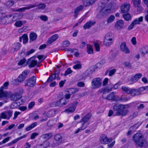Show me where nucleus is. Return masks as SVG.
Instances as JSON below:
<instances>
[{
	"label": "nucleus",
	"mask_w": 148,
	"mask_h": 148,
	"mask_svg": "<svg viewBox=\"0 0 148 148\" xmlns=\"http://www.w3.org/2000/svg\"><path fill=\"white\" fill-rule=\"evenodd\" d=\"M129 106L127 105L115 104L113 106V109L114 111H116V115L117 116H122L126 115L129 112V110L126 108H129Z\"/></svg>",
	"instance_id": "f257e3e1"
},
{
	"label": "nucleus",
	"mask_w": 148,
	"mask_h": 148,
	"mask_svg": "<svg viewBox=\"0 0 148 148\" xmlns=\"http://www.w3.org/2000/svg\"><path fill=\"white\" fill-rule=\"evenodd\" d=\"M133 140L140 148L147 146L148 143L147 140L143 139L141 134L138 133L133 136Z\"/></svg>",
	"instance_id": "f03ea898"
},
{
	"label": "nucleus",
	"mask_w": 148,
	"mask_h": 148,
	"mask_svg": "<svg viewBox=\"0 0 148 148\" xmlns=\"http://www.w3.org/2000/svg\"><path fill=\"white\" fill-rule=\"evenodd\" d=\"M16 92L11 93L10 95V99L11 101H16L21 98V94L23 92V90L21 88H17L15 90Z\"/></svg>",
	"instance_id": "7ed1b4c3"
},
{
	"label": "nucleus",
	"mask_w": 148,
	"mask_h": 148,
	"mask_svg": "<svg viewBox=\"0 0 148 148\" xmlns=\"http://www.w3.org/2000/svg\"><path fill=\"white\" fill-rule=\"evenodd\" d=\"M36 78L33 76L25 81V86L29 87H33L36 85Z\"/></svg>",
	"instance_id": "20e7f679"
},
{
	"label": "nucleus",
	"mask_w": 148,
	"mask_h": 148,
	"mask_svg": "<svg viewBox=\"0 0 148 148\" xmlns=\"http://www.w3.org/2000/svg\"><path fill=\"white\" fill-rule=\"evenodd\" d=\"M101 79L100 78H94L91 82L92 88L95 89L99 88L101 86Z\"/></svg>",
	"instance_id": "39448f33"
},
{
	"label": "nucleus",
	"mask_w": 148,
	"mask_h": 148,
	"mask_svg": "<svg viewBox=\"0 0 148 148\" xmlns=\"http://www.w3.org/2000/svg\"><path fill=\"white\" fill-rule=\"evenodd\" d=\"M29 73V71L27 70H25L19 75L17 79V81L19 82L22 83L26 78L27 74Z\"/></svg>",
	"instance_id": "423d86ee"
},
{
	"label": "nucleus",
	"mask_w": 148,
	"mask_h": 148,
	"mask_svg": "<svg viewBox=\"0 0 148 148\" xmlns=\"http://www.w3.org/2000/svg\"><path fill=\"white\" fill-rule=\"evenodd\" d=\"M12 113L13 111L10 110L3 112L1 114V118L9 119L12 116Z\"/></svg>",
	"instance_id": "0eeeda50"
},
{
	"label": "nucleus",
	"mask_w": 148,
	"mask_h": 148,
	"mask_svg": "<svg viewBox=\"0 0 148 148\" xmlns=\"http://www.w3.org/2000/svg\"><path fill=\"white\" fill-rule=\"evenodd\" d=\"M18 16L17 14L10 15L9 16H6V24L15 22L17 20V17Z\"/></svg>",
	"instance_id": "6e6552de"
},
{
	"label": "nucleus",
	"mask_w": 148,
	"mask_h": 148,
	"mask_svg": "<svg viewBox=\"0 0 148 148\" xmlns=\"http://www.w3.org/2000/svg\"><path fill=\"white\" fill-rule=\"evenodd\" d=\"M35 58V57L34 56L28 60L27 63L29 68L33 67L37 64V61L34 60Z\"/></svg>",
	"instance_id": "1a4fd4ad"
},
{
	"label": "nucleus",
	"mask_w": 148,
	"mask_h": 148,
	"mask_svg": "<svg viewBox=\"0 0 148 148\" xmlns=\"http://www.w3.org/2000/svg\"><path fill=\"white\" fill-rule=\"evenodd\" d=\"M120 49L122 52L126 54H129L130 52V50L126 46L125 42H123L121 44Z\"/></svg>",
	"instance_id": "9d476101"
},
{
	"label": "nucleus",
	"mask_w": 148,
	"mask_h": 148,
	"mask_svg": "<svg viewBox=\"0 0 148 148\" xmlns=\"http://www.w3.org/2000/svg\"><path fill=\"white\" fill-rule=\"evenodd\" d=\"M100 138V142L103 144H108L111 142L112 140V138H108L107 136L105 134L102 135Z\"/></svg>",
	"instance_id": "9b49d317"
},
{
	"label": "nucleus",
	"mask_w": 148,
	"mask_h": 148,
	"mask_svg": "<svg viewBox=\"0 0 148 148\" xmlns=\"http://www.w3.org/2000/svg\"><path fill=\"white\" fill-rule=\"evenodd\" d=\"M110 11V10L109 9H107L105 8H103L101 10L99 13L97 14V18H101L103 16L108 14Z\"/></svg>",
	"instance_id": "f8f14e48"
},
{
	"label": "nucleus",
	"mask_w": 148,
	"mask_h": 148,
	"mask_svg": "<svg viewBox=\"0 0 148 148\" xmlns=\"http://www.w3.org/2000/svg\"><path fill=\"white\" fill-rule=\"evenodd\" d=\"M113 86V85L112 84H110L107 87L102 89V92H103L102 97L103 98H105L106 94L108 93L111 91Z\"/></svg>",
	"instance_id": "ddd939ff"
},
{
	"label": "nucleus",
	"mask_w": 148,
	"mask_h": 148,
	"mask_svg": "<svg viewBox=\"0 0 148 148\" xmlns=\"http://www.w3.org/2000/svg\"><path fill=\"white\" fill-rule=\"evenodd\" d=\"M121 13H125L128 12L130 9V5L127 3H125L122 5L121 6Z\"/></svg>",
	"instance_id": "4468645a"
},
{
	"label": "nucleus",
	"mask_w": 148,
	"mask_h": 148,
	"mask_svg": "<svg viewBox=\"0 0 148 148\" xmlns=\"http://www.w3.org/2000/svg\"><path fill=\"white\" fill-rule=\"evenodd\" d=\"M142 76V74L140 73H137L134 76H132L130 79L132 84H133L137 81Z\"/></svg>",
	"instance_id": "2eb2a0df"
},
{
	"label": "nucleus",
	"mask_w": 148,
	"mask_h": 148,
	"mask_svg": "<svg viewBox=\"0 0 148 148\" xmlns=\"http://www.w3.org/2000/svg\"><path fill=\"white\" fill-rule=\"evenodd\" d=\"M68 102V101H67L65 99L62 98L57 101L56 104L58 106L62 107L66 105Z\"/></svg>",
	"instance_id": "dca6fc26"
},
{
	"label": "nucleus",
	"mask_w": 148,
	"mask_h": 148,
	"mask_svg": "<svg viewBox=\"0 0 148 148\" xmlns=\"http://www.w3.org/2000/svg\"><path fill=\"white\" fill-rule=\"evenodd\" d=\"M140 90L141 89L140 88L138 89H136L134 88L131 89L130 95L133 97L136 95H140L142 92Z\"/></svg>",
	"instance_id": "f3484780"
},
{
	"label": "nucleus",
	"mask_w": 148,
	"mask_h": 148,
	"mask_svg": "<svg viewBox=\"0 0 148 148\" xmlns=\"http://www.w3.org/2000/svg\"><path fill=\"white\" fill-rule=\"evenodd\" d=\"M97 0H83V5L85 7L89 6L94 4Z\"/></svg>",
	"instance_id": "a211bd4d"
},
{
	"label": "nucleus",
	"mask_w": 148,
	"mask_h": 148,
	"mask_svg": "<svg viewBox=\"0 0 148 148\" xmlns=\"http://www.w3.org/2000/svg\"><path fill=\"white\" fill-rule=\"evenodd\" d=\"M58 37V35L57 34H55L49 38L48 40L47 45H49L51 44L53 42L55 41Z\"/></svg>",
	"instance_id": "6ab92c4d"
},
{
	"label": "nucleus",
	"mask_w": 148,
	"mask_h": 148,
	"mask_svg": "<svg viewBox=\"0 0 148 148\" xmlns=\"http://www.w3.org/2000/svg\"><path fill=\"white\" fill-rule=\"evenodd\" d=\"M58 112V109H53L48 111L46 114V116L48 117H51L54 115Z\"/></svg>",
	"instance_id": "aec40b11"
},
{
	"label": "nucleus",
	"mask_w": 148,
	"mask_h": 148,
	"mask_svg": "<svg viewBox=\"0 0 148 148\" xmlns=\"http://www.w3.org/2000/svg\"><path fill=\"white\" fill-rule=\"evenodd\" d=\"M123 21L120 20L116 22L115 24V27L117 29H119L123 27Z\"/></svg>",
	"instance_id": "412c9836"
},
{
	"label": "nucleus",
	"mask_w": 148,
	"mask_h": 148,
	"mask_svg": "<svg viewBox=\"0 0 148 148\" xmlns=\"http://www.w3.org/2000/svg\"><path fill=\"white\" fill-rule=\"evenodd\" d=\"M113 38H114L112 34L110 33H108L105 36L104 39L105 40V42H106L108 43V42L107 41L108 40L113 41Z\"/></svg>",
	"instance_id": "4be33fe9"
},
{
	"label": "nucleus",
	"mask_w": 148,
	"mask_h": 148,
	"mask_svg": "<svg viewBox=\"0 0 148 148\" xmlns=\"http://www.w3.org/2000/svg\"><path fill=\"white\" fill-rule=\"evenodd\" d=\"M53 136V134L51 133L45 134H42L41 137L45 141H47L50 139Z\"/></svg>",
	"instance_id": "5701e85b"
},
{
	"label": "nucleus",
	"mask_w": 148,
	"mask_h": 148,
	"mask_svg": "<svg viewBox=\"0 0 148 148\" xmlns=\"http://www.w3.org/2000/svg\"><path fill=\"white\" fill-rule=\"evenodd\" d=\"M95 68L94 67H90L84 73V74L86 76L91 75L95 71Z\"/></svg>",
	"instance_id": "b1692460"
},
{
	"label": "nucleus",
	"mask_w": 148,
	"mask_h": 148,
	"mask_svg": "<svg viewBox=\"0 0 148 148\" xmlns=\"http://www.w3.org/2000/svg\"><path fill=\"white\" fill-rule=\"evenodd\" d=\"M95 23V22H92L91 21L88 22L83 26V28L84 29H88L92 25H94Z\"/></svg>",
	"instance_id": "393cba45"
},
{
	"label": "nucleus",
	"mask_w": 148,
	"mask_h": 148,
	"mask_svg": "<svg viewBox=\"0 0 148 148\" xmlns=\"http://www.w3.org/2000/svg\"><path fill=\"white\" fill-rule=\"evenodd\" d=\"M76 108L75 106H72L71 105L68 108L65 110L64 112H66L67 113L73 112L75 110Z\"/></svg>",
	"instance_id": "a878e982"
},
{
	"label": "nucleus",
	"mask_w": 148,
	"mask_h": 148,
	"mask_svg": "<svg viewBox=\"0 0 148 148\" xmlns=\"http://www.w3.org/2000/svg\"><path fill=\"white\" fill-rule=\"evenodd\" d=\"M83 8V6L80 5L77 7L75 9L74 11V16L75 18H76L77 17L79 12L82 10Z\"/></svg>",
	"instance_id": "bb28decb"
},
{
	"label": "nucleus",
	"mask_w": 148,
	"mask_h": 148,
	"mask_svg": "<svg viewBox=\"0 0 148 148\" xmlns=\"http://www.w3.org/2000/svg\"><path fill=\"white\" fill-rule=\"evenodd\" d=\"M35 7L34 5H29L27 7L19 8L15 10V11L18 12H22L25 11L26 10H29L31 8Z\"/></svg>",
	"instance_id": "cd10ccee"
},
{
	"label": "nucleus",
	"mask_w": 148,
	"mask_h": 148,
	"mask_svg": "<svg viewBox=\"0 0 148 148\" xmlns=\"http://www.w3.org/2000/svg\"><path fill=\"white\" fill-rule=\"evenodd\" d=\"M79 91V89L77 88H75L68 89L66 91V92H69L71 95Z\"/></svg>",
	"instance_id": "c85d7f7f"
},
{
	"label": "nucleus",
	"mask_w": 148,
	"mask_h": 148,
	"mask_svg": "<svg viewBox=\"0 0 148 148\" xmlns=\"http://www.w3.org/2000/svg\"><path fill=\"white\" fill-rule=\"evenodd\" d=\"M140 52L143 56L148 53V46L142 47L140 49Z\"/></svg>",
	"instance_id": "c756f323"
},
{
	"label": "nucleus",
	"mask_w": 148,
	"mask_h": 148,
	"mask_svg": "<svg viewBox=\"0 0 148 148\" xmlns=\"http://www.w3.org/2000/svg\"><path fill=\"white\" fill-rule=\"evenodd\" d=\"M91 116V115L90 113H88L86 116H84L80 122H82L86 123L89 120Z\"/></svg>",
	"instance_id": "7c9ffc66"
},
{
	"label": "nucleus",
	"mask_w": 148,
	"mask_h": 148,
	"mask_svg": "<svg viewBox=\"0 0 148 148\" xmlns=\"http://www.w3.org/2000/svg\"><path fill=\"white\" fill-rule=\"evenodd\" d=\"M14 1H13L8 0L4 3V5L7 7L10 8L14 4Z\"/></svg>",
	"instance_id": "2f4dec72"
},
{
	"label": "nucleus",
	"mask_w": 148,
	"mask_h": 148,
	"mask_svg": "<svg viewBox=\"0 0 148 148\" xmlns=\"http://www.w3.org/2000/svg\"><path fill=\"white\" fill-rule=\"evenodd\" d=\"M37 35L34 32H32L29 35V38L30 41H33L37 38Z\"/></svg>",
	"instance_id": "473e14b6"
},
{
	"label": "nucleus",
	"mask_w": 148,
	"mask_h": 148,
	"mask_svg": "<svg viewBox=\"0 0 148 148\" xmlns=\"http://www.w3.org/2000/svg\"><path fill=\"white\" fill-rule=\"evenodd\" d=\"M15 47L14 48L12 49V51L14 52L15 51H16L19 50L21 47V44L18 42H17L14 44Z\"/></svg>",
	"instance_id": "72a5a7b5"
},
{
	"label": "nucleus",
	"mask_w": 148,
	"mask_h": 148,
	"mask_svg": "<svg viewBox=\"0 0 148 148\" xmlns=\"http://www.w3.org/2000/svg\"><path fill=\"white\" fill-rule=\"evenodd\" d=\"M8 95V93L6 91H4V92L0 94V101L1 100V98L3 99H6Z\"/></svg>",
	"instance_id": "f704fd0d"
},
{
	"label": "nucleus",
	"mask_w": 148,
	"mask_h": 148,
	"mask_svg": "<svg viewBox=\"0 0 148 148\" xmlns=\"http://www.w3.org/2000/svg\"><path fill=\"white\" fill-rule=\"evenodd\" d=\"M143 20V17L140 16L138 18L135 19L132 22L134 23V25L140 24V22H142Z\"/></svg>",
	"instance_id": "c9c22d12"
},
{
	"label": "nucleus",
	"mask_w": 148,
	"mask_h": 148,
	"mask_svg": "<svg viewBox=\"0 0 148 148\" xmlns=\"http://www.w3.org/2000/svg\"><path fill=\"white\" fill-rule=\"evenodd\" d=\"M114 95L113 94V92L110 93L106 97L105 96V98H104L108 100H114Z\"/></svg>",
	"instance_id": "e433bc0d"
},
{
	"label": "nucleus",
	"mask_w": 148,
	"mask_h": 148,
	"mask_svg": "<svg viewBox=\"0 0 148 148\" xmlns=\"http://www.w3.org/2000/svg\"><path fill=\"white\" fill-rule=\"evenodd\" d=\"M87 52L88 54L93 53V49L91 46L90 45H87Z\"/></svg>",
	"instance_id": "4c0bfd02"
},
{
	"label": "nucleus",
	"mask_w": 148,
	"mask_h": 148,
	"mask_svg": "<svg viewBox=\"0 0 148 148\" xmlns=\"http://www.w3.org/2000/svg\"><path fill=\"white\" fill-rule=\"evenodd\" d=\"M37 125V123L36 122H34L30 125L27 127L25 130L27 131H29L30 130L32 129L34 127H35Z\"/></svg>",
	"instance_id": "58836bf2"
},
{
	"label": "nucleus",
	"mask_w": 148,
	"mask_h": 148,
	"mask_svg": "<svg viewBox=\"0 0 148 148\" xmlns=\"http://www.w3.org/2000/svg\"><path fill=\"white\" fill-rule=\"evenodd\" d=\"M123 91L125 92L126 93L128 94H130L131 92V89H130L128 87L125 86H122L121 88Z\"/></svg>",
	"instance_id": "ea45409f"
},
{
	"label": "nucleus",
	"mask_w": 148,
	"mask_h": 148,
	"mask_svg": "<svg viewBox=\"0 0 148 148\" xmlns=\"http://www.w3.org/2000/svg\"><path fill=\"white\" fill-rule=\"evenodd\" d=\"M56 123V121L54 120H51L49 121L47 123V125L48 127H51L53 126Z\"/></svg>",
	"instance_id": "a19ab883"
},
{
	"label": "nucleus",
	"mask_w": 148,
	"mask_h": 148,
	"mask_svg": "<svg viewBox=\"0 0 148 148\" xmlns=\"http://www.w3.org/2000/svg\"><path fill=\"white\" fill-rule=\"evenodd\" d=\"M56 75L55 73L53 75L50 76L47 81V82H49L54 80L56 78Z\"/></svg>",
	"instance_id": "79ce46f5"
},
{
	"label": "nucleus",
	"mask_w": 148,
	"mask_h": 148,
	"mask_svg": "<svg viewBox=\"0 0 148 148\" xmlns=\"http://www.w3.org/2000/svg\"><path fill=\"white\" fill-rule=\"evenodd\" d=\"M22 37L23 38V44L26 43L28 40V37L27 35L26 34H24L22 35Z\"/></svg>",
	"instance_id": "37998d69"
},
{
	"label": "nucleus",
	"mask_w": 148,
	"mask_h": 148,
	"mask_svg": "<svg viewBox=\"0 0 148 148\" xmlns=\"http://www.w3.org/2000/svg\"><path fill=\"white\" fill-rule=\"evenodd\" d=\"M27 134H25L22 136L16 138L12 141V143H13V144L15 143H16L18 141L21 140V139L23 138H25L26 137H27Z\"/></svg>",
	"instance_id": "c03bdc74"
},
{
	"label": "nucleus",
	"mask_w": 148,
	"mask_h": 148,
	"mask_svg": "<svg viewBox=\"0 0 148 148\" xmlns=\"http://www.w3.org/2000/svg\"><path fill=\"white\" fill-rule=\"evenodd\" d=\"M6 16L3 17H0V24H6Z\"/></svg>",
	"instance_id": "a18cd8bd"
},
{
	"label": "nucleus",
	"mask_w": 148,
	"mask_h": 148,
	"mask_svg": "<svg viewBox=\"0 0 148 148\" xmlns=\"http://www.w3.org/2000/svg\"><path fill=\"white\" fill-rule=\"evenodd\" d=\"M21 105L19 102H18V104L17 102H14L12 103V105H11L10 107L12 108H15L17 107L18 106H19Z\"/></svg>",
	"instance_id": "49530a36"
},
{
	"label": "nucleus",
	"mask_w": 148,
	"mask_h": 148,
	"mask_svg": "<svg viewBox=\"0 0 148 148\" xmlns=\"http://www.w3.org/2000/svg\"><path fill=\"white\" fill-rule=\"evenodd\" d=\"M133 4L135 7H138L140 4V0H132Z\"/></svg>",
	"instance_id": "de8ad7c7"
},
{
	"label": "nucleus",
	"mask_w": 148,
	"mask_h": 148,
	"mask_svg": "<svg viewBox=\"0 0 148 148\" xmlns=\"http://www.w3.org/2000/svg\"><path fill=\"white\" fill-rule=\"evenodd\" d=\"M129 98L127 99L126 97L125 98L123 96L121 97L120 98H119L116 101H128Z\"/></svg>",
	"instance_id": "09e8293b"
},
{
	"label": "nucleus",
	"mask_w": 148,
	"mask_h": 148,
	"mask_svg": "<svg viewBox=\"0 0 148 148\" xmlns=\"http://www.w3.org/2000/svg\"><path fill=\"white\" fill-rule=\"evenodd\" d=\"M62 139V137L59 134H56L54 137L55 140L57 141H60Z\"/></svg>",
	"instance_id": "8fccbe9b"
},
{
	"label": "nucleus",
	"mask_w": 148,
	"mask_h": 148,
	"mask_svg": "<svg viewBox=\"0 0 148 148\" xmlns=\"http://www.w3.org/2000/svg\"><path fill=\"white\" fill-rule=\"evenodd\" d=\"M82 68V65L79 62L77 64L73 66V68L75 69H81Z\"/></svg>",
	"instance_id": "3c124183"
},
{
	"label": "nucleus",
	"mask_w": 148,
	"mask_h": 148,
	"mask_svg": "<svg viewBox=\"0 0 148 148\" xmlns=\"http://www.w3.org/2000/svg\"><path fill=\"white\" fill-rule=\"evenodd\" d=\"M138 112H134L129 117L130 119H132L136 117L138 114Z\"/></svg>",
	"instance_id": "603ef678"
},
{
	"label": "nucleus",
	"mask_w": 148,
	"mask_h": 148,
	"mask_svg": "<svg viewBox=\"0 0 148 148\" xmlns=\"http://www.w3.org/2000/svg\"><path fill=\"white\" fill-rule=\"evenodd\" d=\"M123 16L124 19L126 21L129 20L131 18V16L129 13H127L126 14H124Z\"/></svg>",
	"instance_id": "864d4df0"
},
{
	"label": "nucleus",
	"mask_w": 148,
	"mask_h": 148,
	"mask_svg": "<svg viewBox=\"0 0 148 148\" xmlns=\"http://www.w3.org/2000/svg\"><path fill=\"white\" fill-rule=\"evenodd\" d=\"M94 45L96 51H100V45L97 42H95L94 43Z\"/></svg>",
	"instance_id": "5fc2aeb1"
},
{
	"label": "nucleus",
	"mask_w": 148,
	"mask_h": 148,
	"mask_svg": "<svg viewBox=\"0 0 148 148\" xmlns=\"http://www.w3.org/2000/svg\"><path fill=\"white\" fill-rule=\"evenodd\" d=\"M70 44L68 40H66L64 41L62 45L63 47H66L69 46Z\"/></svg>",
	"instance_id": "6e6d98bb"
},
{
	"label": "nucleus",
	"mask_w": 148,
	"mask_h": 148,
	"mask_svg": "<svg viewBox=\"0 0 148 148\" xmlns=\"http://www.w3.org/2000/svg\"><path fill=\"white\" fill-rule=\"evenodd\" d=\"M123 64L125 65V66L127 67L128 68H130L132 67V66L130 64V63L129 62H125Z\"/></svg>",
	"instance_id": "4d7b16f0"
},
{
	"label": "nucleus",
	"mask_w": 148,
	"mask_h": 148,
	"mask_svg": "<svg viewBox=\"0 0 148 148\" xmlns=\"http://www.w3.org/2000/svg\"><path fill=\"white\" fill-rule=\"evenodd\" d=\"M23 24V22L21 21H18L15 23V25L17 27H20Z\"/></svg>",
	"instance_id": "13d9d810"
},
{
	"label": "nucleus",
	"mask_w": 148,
	"mask_h": 148,
	"mask_svg": "<svg viewBox=\"0 0 148 148\" xmlns=\"http://www.w3.org/2000/svg\"><path fill=\"white\" fill-rule=\"evenodd\" d=\"M114 19V16H111L107 20L108 23H111L112 22Z\"/></svg>",
	"instance_id": "bf43d9fd"
},
{
	"label": "nucleus",
	"mask_w": 148,
	"mask_h": 148,
	"mask_svg": "<svg viewBox=\"0 0 148 148\" xmlns=\"http://www.w3.org/2000/svg\"><path fill=\"white\" fill-rule=\"evenodd\" d=\"M39 18L41 20L45 21H46L48 20L47 17L45 15H41Z\"/></svg>",
	"instance_id": "052dcab7"
},
{
	"label": "nucleus",
	"mask_w": 148,
	"mask_h": 148,
	"mask_svg": "<svg viewBox=\"0 0 148 148\" xmlns=\"http://www.w3.org/2000/svg\"><path fill=\"white\" fill-rule=\"evenodd\" d=\"M72 72V71L71 70L70 68H68L65 71V73L64 74V75L66 76L67 75L71 73Z\"/></svg>",
	"instance_id": "680f3d73"
},
{
	"label": "nucleus",
	"mask_w": 148,
	"mask_h": 148,
	"mask_svg": "<svg viewBox=\"0 0 148 148\" xmlns=\"http://www.w3.org/2000/svg\"><path fill=\"white\" fill-rule=\"evenodd\" d=\"M26 61V60L25 58L21 60L20 61L18 62V65H22L24 64Z\"/></svg>",
	"instance_id": "e2e57ef3"
},
{
	"label": "nucleus",
	"mask_w": 148,
	"mask_h": 148,
	"mask_svg": "<svg viewBox=\"0 0 148 148\" xmlns=\"http://www.w3.org/2000/svg\"><path fill=\"white\" fill-rule=\"evenodd\" d=\"M116 71V70L115 69H114L111 70H109L108 75L110 76H112L114 74Z\"/></svg>",
	"instance_id": "0e129e2a"
},
{
	"label": "nucleus",
	"mask_w": 148,
	"mask_h": 148,
	"mask_svg": "<svg viewBox=\"0 0 148 148\" xmlns=\"http://www.w3.org/2000/svg\"><path fill=\"white\" fill-rule=\"evenodd\" d=\"M42 144V145H43V146L44 147H45V148L48 147L50 145L49 142L47 141L43 142Z\"/></svg>",
	"instance_id": "69168bd1"
},
{
	"label": "nucleus",
	"mask_w": 148,
	"mask_h": 148,
	"mask_svg": "<svg viewBox=\"0 0 148 148\" xmlns=\"http://www.w3.org/2000/svg\"><path fill=\"white\" fill-rule=\"evenodd\" d=\"M105 42V40L104 39L103 43H104V45L106 46H110L113 42V41H110L109 40H108L107 41V42H108V43L106 42V43Z\"/></svg>",
	"instance_id": "338daca9"
},
{
	"label": "nucleus",
	"mask_w": 148,
	"mask_h": 148,
	"mask_svg": "<svg viewBox=\"0 0 148 148\" xmlns=\"http://www.w3.org/2000/svg\"><path fill=\"white\" fill-rule=\"evenodd\" d=\"M37 58L39 60H41V62L42 61L46 58V57L44 55H38V56Z\"/></svg>",
	"instance_id": "774afa93"
}]
</instances>
